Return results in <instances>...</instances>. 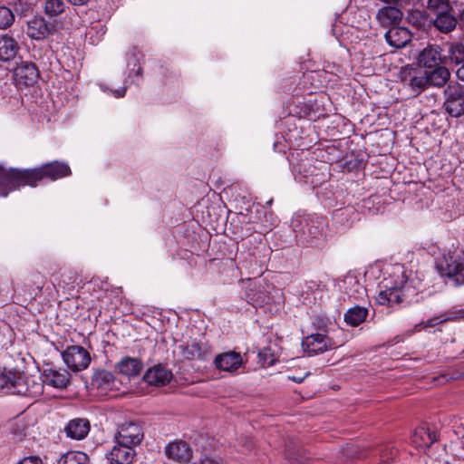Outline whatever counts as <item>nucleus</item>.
<instances>
[{
  "mask_svg": "<svg viewBox=\"0 0 464 464\" xmlns=\"http://www.w3.org/2000/svg\"><path fill=\"white\" fill-rule=\"evenodd\" d=\"M398 454V450L393 446H385L381 451V459L383 462L393 460Z\"/></svg>",
  "mask_w": 464,
  "mask_h": 464,
  "instance_id": "4c0bfd02",
  "label": "nucleus"
},
{
  "mask_svg": "<svg viewBox=\"0 0 464 464\" xmlns=\"http://www.w3.org/2000/svg\"><path fill=\"white\" fill-rule=\"evenodd\" d=\"M387 43L394 48L404 47L411 39V32L401 26H392L385 33Z\"/></svg>",
  "mask_w": 464,
  "mask_h": 464,
  "instance_id": "aec40b11",
  "label": "nucleus"
},
{
  "mask_svg": "<svg viewBox=\"0 0 464 464\" xmlns=\"http://www.w3.org/2000/svg\"><path fill=\"white\" fill-rule=\"evenodd\" d=\"M115 445L106 454L110 464H132L137 455L135 448L114 440Z\"/></svg>",
  "mask_w": 464,
  "mask_h": 464,
  "instance_id": "9d476101",
  "label": "nucleus"
},
{
  "mask_svg": "<svg viewBox=\"0 0 464 464\" xmlns=\"http://www.w3.org/2000/svg\"><path fill=\"white\" fill-rule=\"evenodd\" d=\"M213 363L219 371L232 372L242 365L243 360L239 353L228 351L216 355Z\"/></svg>",
  "mask_w": 464,
  "mask_h": 464,
  "instance_id": "4468645a",
  "label": "nucleus"
},
{
  "mask_svg": "<svg viewBox=\"0 0 464 464\" xmlns=\"http://www.w3.org/2000/svg\"><path fill=\"white\" fill-rule=\"evenodd\" d=\"M91 385L93 389L107 392L116 388V379L111 372L99 369L93 372Z\"/></svg>",
  "mask_w": 464,
  "mask_h": 464,
  "instance_id": "dca6fc26",
  "label": "nucleus"
},
{
  "mask_svg": "<svg viewBox=\"0 0 464 464\" xmlns=\"http://www.w3.org/2000/svg\"><path fill=\"white\" fill-rule=\"evenodd\" d=\"M50 32V24L43 17H35L27 22L26 34L33 40H43Z\"/></svg>",
  "mask_w": 464,
  "mask_h": 464,
  "instance_id": "412c9836",
  "label": "nucleus"
},
{
  "mask_svg": "<svg viewBox=\"0 0 464 464\" xmlns=\"http://www.w3.org/2000/svg\"><path fill=\"white\" fill-rule=\"evenodd\" d=\"M427 10L430 14H439L444 12L452 11V6L449 0H428Z\"/></svg>",
  "mask_w": 464,
  "mask_h": 464,
  "instance_id": "72a5a7b5",
  "label": "nucleus"
},
{
  "mask_svg": "<svg viewBox=\"0 0 464 464\" xmlns=\"http://www.w3.org/2000/svg\"><path fill=\"white\" fill-rule=\"evenodd\" d=\"M438 324L437 319H429L426 322H422V325L425 328L433 327Z\"/></svg>",
  "mask_w": 464,
  "mask_h": 464,
  "instance_id": "a18cd8bd",
  "label": "nucleus"
},
{
  "mask_svg": "<svg viewBox=\"0 0 464 464\" xmlns=\"http://www.w3.org/2000/svg\"><path fill=\"white\" fill-rule=\"evenodd\" d=\"M70 377L71 375L67 370L56 369L51 366L44 368L41 373L43 383L56 389L66 388L70 382Z\"/></svg>",
  "mask_w": 464,
  "mask_h": 464,
  "instance_id": "f8f14e48",
  "label": "nucleus"
},
{
  "mask_svg": "<svg viewBox=\"0 0 464 464\" xmlns=\"http://www.w3.org/2000/svg\"><path fill=\"white\" fill-rule=\"evenodd\" d=\"M14 22V14L13 11L5 5L0 6V29L5 30L9 28Z\"/></svg>",
  "mask_w": 464,
  "mask_h": 464,
  "instance_id": "f704fd0d",
  "label": "nucleus"
},
{
  "mask_svg": "<svg viewBox=\"0 0 464 464\" xmlns=\"http://www.w3.org/2000/svg\"><path fill=\"white\" fill-rule=\"evenodd\" d=\"M433 24L442 33L451 32L457 24V19L454 15V9L452 8V11L436 14Z\"/></svg>",
  "mask_w": 464,
  "mask_h": 464,
  "instance_id": "bb28decb",
  "label": "nucleus"
},
{
  "mask_svg": "<svg viewBox=\"0 0 464 464\" xmlns=\"http://www.w3.org/2000/svg\"><path fill=\"white\" fill-rule=\"evenodd\" d=\"M120 373L129 378L138 376L143 369L142 362L134 357L126 356L117 363Z\"/></svg>",
  "mask_w": 464,
  "mask_h": 464,
  "instance_id": "b1692460",
  "label": "nucleus"
},
{
  "mask_svg": "<svg viewBox=\"0 0 464 464\" xmlns=\"http://www.w3.org/2000/svg\"><path fill=\"white\" fill-rule=\"evenodd\" d=\"M421 324H422V323L419 324H416V327L421 326Z\"/></svg>",
  "mask_w": 464,
  "mask_h": 464,
  "instance_id": "6e6d98bb",
  "label": "nucleus"
},
{
  "mask_svg": "<svg viewBox=\"0 0 464 464\" xmlns=\"http://www.w3.org/2000/svg\"><path fill=\"white\" fill-rule=\"evenodd\" d=\"M144 439L142 427L136 422H125L121 424L114 440H118L121 443L128 444L133 448L139 446Z\"/></svg>",
  "mask_w": 464,
  "mask_h": 464,
  "instance_id": "0eeeda50",
  "label": "nucleus"
},
{
  "mask_svg": "<svg viewBox=\"0 0 464 464\" xmlns=\"http://www.w3.org/2000/svg\"><path fill=\"white\" fill-rule=\"evenodd\" d=\"M313 325L315 329H317L318 331H322L321 333H324V328L326 326V322L324 318L322 317H315L314 320H313Z\"/></svg>",
  "mask_w": 464,
  "mask_h": 464,
  "instance_id": "ea45409f",
  "label": "nucleus"
},
{
  "mask_svg": "<svg viewBox=\"0 0 464 464\" xmlns=\"http://www.w3.org/2000/svg\"><path fill=\"white\" fill-rule=\"evenodd\" d=\"M305 172L304 176L307 177L308 175H313V171L309 170H304Z\"/></svg>",
  "mask_w": 464,
  "mask_h": 464,
  "instance_id": "8fccbe9b",
  "label": "nucleus"
},
{
  "mask_svg": "<svg viewBox=\"0 0 464 464\" xmlns=\"http://www.w3.org/2000/svg\"><path fill=\"white\" fill-rule=\"evenodd\" d=\"M39 77V70L33 62L21 61L14 69V81L19 89L34 86Z\"/></svg>",
  "mask_w": 464,
  "mask_h": 464,
  "instance_id": "423d86ee",
  "label": "nucleus"
},
{
  "mask_svg": "<svg viewBox=\"0 0 464 464\" xmlns=\"http://www.w3.org/2000/svg\"><path fill=\"white\" fill-rule=\"evenodd\" d=\"M419 63L426 68H434L442 61L440 48L438 45H428L418 57Z\"/></svg>",
  "mask_w": 464,
  "mask_h": 464,
  "instance_id": "4be33fe9",
  "label": "nucleus"
},
{
  "mask_svg": "<svg viewBox=\"0 0 464 464\" xmlns=\"http://www.w3.org/2000/svg\"><path fill=\"white\" fill-rule=\"evenodd\" d=\"M461 378H464V372H454L449 377V379H450V380H459V379H461Z\"/></svg>",
  "mask_w": 464,
  "mask_h": 464,
  "instance_id": "de8ad7c7",
  "label": "nucleus"
},
{
  "mask_svg": "<svg viewBox=\"0 0 464 464\" xmlns=\"http://www.w3.org/2000/svg\"><path fill=\"white\" fill-rule=\"evenodd\" d=\"M444 108L452 117L464 115V87L458 82H450L444 90Z\"/></svg>",
  "mask_w": 464,
  "mask_h": 464,
  "instance_id": "20e7f679",
  "label": "nucleus"
},
{
  "mask_svg": "<svg viewBox=\"0 0 464 464\" xmlns=\"http://www.w3.org/2000/svg\"><path fill=\"white\" fill-rule=\"evenodd\" d=\"M199 464H220V463L212 458L205 457L204 459H202L200 460Z\"/></svg>",
  "mask_w": 464,
  "mask_h": 464,
  "instance_id": "c03bdc74",
  "label": "nucleus"
},
{
  "mask_svg": "<svg viewBox=\"0 0 464 464\" xmlns=\"http://www.w3.org/2000/svg\"><path fill=\"white\" fill-rule=\"evenodd\" d=\"M430 72H425L429 86L441 88L449 82L450 72L445 66H437L431 68Z\"/></svg>",
  "mask_w": 464,
  "mask_h": 464,
  "instance_id": "393cba45",
  "label": "nucleus"
},
{
  "mask_svg": "<svg viewBox=\"0 0 464 464\" xmlns=\"http://www.w3.org/2000/svg\"><path fill=\"white\" fill-rule=\"evenodd\" d=\"M311 166H312V165H311V163H310V162H304L303 164H301V165H300V167H299V171H300V172L302 171V168H303V167H304V168H306V167L311 168Z\"/></svg>",
  "mask_w": 464,
  "mask_h": 464,
  "instance_id": "09e8293b",
  "label": "nucleus"
},
{
  "mask_svg": "<svg viewBox=\"0 0 464 464\" xmlns=\"http://www.w3.org/2000/svg\"><path fill=\"white\" fill-rule=\"evenodd\" d=\"M334 345L333 341L324 333L311 334L302 342L304 351L309 356L323 353L332 349Z\"/></svg>",
  "mask_w": 464,
  "mask_h": 464,
  "instance_id": "1a4fd4ad",
  "label": "nucleus"
},
{
  "mask_svg": "<svg viewBox=\"0 0 464 464\" xmlns=\"http://www.w3.org/2000/svg\"><path fill=\"white\" fill-rule=\"evenodd\" d=\"M436 266L442 276L451 280L453 285H464V263L459 256L449 251L438 259Z\"/></svg>",
  "mask_w": 464,
  "mask_h": 464,
  "instance_id": "7ed1b4c3",
  "label": "nucleus"
},
{
  "mask_svg": "<svg viewBox=\"0 0 464 464\" xmlns=\"http://www.w3.org/2000/svg\"><path fill=\"white\" fill-rule=\"evenodd\" d=\"M411 441L416 448L428 449L437 441L436 431L426 423L419 426L411 436Z\"/></svg>",
  "mask_w": 464,
  "mask_h": 464,
  "instance_id": "a211bd4d",
  "label": "nucleus"
},
{
  "mask_svg": "<svg viewBox=\"0 0 464 464\" xmlns=\"http://www.w3.org/2000/svg\"><path fill=\"white\" fill-rule=\"evenodd\" d=\"M447 57L450 63L459 66L464 63V44L461 43H454L450 44L448 48Z\"/></svg>",
  "mask_w": 464,
  "mask_h": 464,
  "instance_id": "c756f323",
  "label": "nucleus"
},
{
  "mask_svg": "<svg viewBox=\"0 0 464 464\" xmlns=\"http://www.w3.org/2000/svg\"><path fill=\"white\" fill-rule=\"evenodd\" d=\"M181 355L187 360L208 361L213 353L212 346L202 341H193L179 346Z\"/></svg>",
  "mask_w": 464,
  "mask_h": 464,
  "instance_id": "6e6552de",
  "label": "nucleus"
},
{
  "mask_svg": "<svg viewBox=\"0 0 464 464\" xmlns=\"http://www.w3.org/2000/svg\"><path fill=\"white\" fill-rule=\"evenodd\" d=\"M64 363L73 372L86 369L91 363L90 353L80 345L68 346L63 353Z\"/></svg>",
  "mask_w": 464,
  "mask_h": 464,
  "instance_id": "39448f33",
  "label": "nucleus"
},
{
  "mask_svg": "<svg viewBox=\"0 0 464 464\" xmlns=\"http://www.w3.org/2000/svg\"><path fill=\"white\" fill-rule=\"evenodd\" d=\"M41 182L38 168L16 169L0 165V197H7L22 187H36Z\"/></svg>",
  "mask_w": 464,
  "mask_h": 464,
  "instance_id": "f257e3e1",
  "label": "nucleus"
},
{
  "mask_svg": "<svg viewBox=\"0 0 464 464\" xmlns=\"http://www.w3.org/2000/svg\"><path fill=\"white\" fill-rule=\"evenodd\" d=\"M459 67L456 71L457 77L464 82V63L459 65Z\"/></svg>",
  "mask_w": 464,
  "mask_h": 464,
  "instance_id": "37998d69",
  "label": "nucleus"
},
{
  "mask_svg": "<svg viewBox=\"0 0 464 464\" xmlns=\"http://www.w3.org/2000/svg\"><path fill=\"white\" fill-rule=\"evenodd\" d=\"M272 202H273V199H269L266 204L267 206H271L272 205Z\"/></svg>",
  "mask_w": 464,
  "mask_h": 464,
  "instance_id": "3c124183",
  "label": "nucleus"
},
{
  "mask_svg": "<svg viewBox=\"0 0 464 464\" xmlns=\"http://www.w3.org/2000/svg\"><path fill=\"white\" fill-rule=\"evenodd\" d=\"M36 388L38 389V391H35V392H39V391L41 390V388H42V387H41V385H40V384H37V385H36Z\"/></svg>",
  "mask_w": 464,
  "mask_h": 464,
  "instance_id": "603ef678",
  "label": "nucleus"
},
{
  "mask_svg": "<svg viewBox=\"0 0 464 464\" xmlns=\"http://www.w3.org/2000/svg\"><path fill=\"white\" fill-rule=\"evenodd\" d=\"M172 378V372L161 363L149 368L143 375V381L149 385L155 387H162L169 384Z\"/></svg>",
  "mask_w": 464,
  "mask_h": 464,
  "instance_id": "9b49d317",
  "label": "nucleus"
},
{
  "mask_svg": "<svg viewBox=\"0 0 464 464\" xmlns=\"http://www.w3.org/2000/svg\"><path fill=\"white\" fill-rule=\"evenodd\" d=\"M89 458L82 451H69L63 455L58 464H88Z\"/></svg>",
  "mask_w": 464,
  "mask_h": 464,
  "instance_id": "7c9ffc66",
  "label": "nucleus"
},
{
  "mask_svg": "<svg viewBox=\"0 0 464 464\" xmlns=\"http://www.w3.org/2000/svg\"><path fill=\"white\" fill-rule=\"evenodd\" d=\"M19 50V44L11 33L0 36V62H11L16 57Z\"/></svg>",
  "mask_w": 464,
  "mask_h": 464,
  "instance_id": "6ab92c4d",
  "label": "nucleus"
},
{
  "mask_svg": "<svg viewBox=\"0 0 464 464\" xmlns=\"http://www.w3.org/2000/svg\"><path fill=\"white\" fill-rule=\"evenodd\" d=\"M91 429L88 419L75 418L68 421L64 427L66 436L72 440H81L84 439Z\"/></svg>",
  "mask_w": 464,
  "mask_h": 464,
  "instance_id": "f3484780",
  "label": "nucleus"
},
{
  "mask_svg": "<svg viewBox=\"0 0 464 464\" xmlns=\"http://www.w3.org/2000/svg\"><path fill=\"white\" fill-rule=\"evenodd\" d=\"M17 464H43V462L38 456H29L24 457Z\"/></svg>",
  "mask_w": 464,
  "mask_h": 464,
  "instance_id": "a19ab883",
  "label": "nucleus"
},
{
  "mask_svg": "<svg viewBox=\"0 0 464 464\" xmlns=\"http://www.w3.org/2000/svg\"><path fill=\"white\" fill-rule=\"evenodd\" d=\"M41 173V181L44 179L56 180L71 174V169L67 163L53 161L38 167Z\"/></svg>",
  "mask_w": 464,
  "mask_h": 464,
  "instance_id": "2eb2a0df",
  "label": "nucleus"
},
{
  "mask_svg": "<svg viewBox=\"0 0 464 464\" xmlns=\"http://www.w3.org/2000/svg\"><path fill=\"white\" fill-rule=\"evenodd\" d=\"M90 0H68L72 5H86Z\"/></svg>",
  "mask_w": 464,
  "mask_h": 464,
  "instance_id": "49530a36",
  "label": "nucleus"
},
{
  "mask_svg": "<svg viewBox=\"0 0 464 464\" xmlns=\"http://www.w3.org/2000/svg\"><path fill=\"white\" fill-rule=\"evenodd\" d=\"M12 372H0V391L5 390L6 392H9Z\"/></svg>",
  "mask_w": 464,
  "mask_h": 464,
  "instance_id": "58836bf2",
  "label": "nucleus"
},
{
  "mask_svg": "<svg viewBox=\"0 0 464 464\" xmlns=\"http://www.w3.org/2000/svg\"><path fill=\"white\" fill-rule=\"evenodd\" d=\"M368 309L363 306L354 305L349 308L344 314V321L351 326H358L366 320Z\"/></svg>",
  "mask_w": 464,
  "mask_h": 464,
  "instance_id": "c85d7f7f",
  "label": "nucleus"
},
{
  "mask_svg": "<svg viewBox=\"0 0 464 464\" xmlns=\"http://www.w3.org/2000/svg\"><path fill=\"white\" fill-rule=\"evenodd\" d=\"M27 382L28 377L20 372H12L9 392L24 396L31 395L32 392L29 390Z\"/></svg>",
  "mask_w": 464,
  "mask_h": 464,
  "instance_id": "cd10ccee",
  "label": "nucleus"
},
{
  "mask_svg": "<svg viewBox=\"0 0 464 464\" xmlns=\"http://www.w3.org/2000/svg\"><path fill=\"white\" fill-rule=\"evenodd\" d=\"M421 324H422V323L419 324H416V327L421 326Z\"/></svg>",
  "mask_w": 464,
  "mask_h": 464,
  "instance_id": "5fc2aeb1",
  "label": "nucleus"
},
{
  "mask_svg": "<svg viewBox=\"0 0 464 464\" xmlns=\"http://www.w3.org/2000/svg\"><path fill=\"white\" fill-rule=\"evenodd\" d=\"M140 71H141V69H140V67H139V68H138V70H137V72H136V73H137V74H140Z\"/></svg>",
  "mask_w": 464,
  "mask_h": 464,
  "instance_id": "864d4df0",
  "label": "nucleus"
},
{
  "mask_svg": "<svg viewBox=\"0 0 464 464\" xmlns=\"http://www.w3.org/2000/svg\"><path fill=\"white\" fill-rule=\"evenodd\" d=\"M302 450V445L299 440L295 437L288 438L285 443V457L295 463L298 460V456Z\"/></svg>",
  "mask_w": 464,
  "mask_h": 464,
  "instance_id": "2f4dec72",
  "label": "nucleus"
},
{
  "mask_svg": "<svg viewBox=\"0 0 464 464\" xmlns=\"http://www.w3.org/2000/svg\"><path fill=\"white\" fill-rule=\"evenodd\" d=\"M66 5L63 0H45L44 13L50 17H55L63 14Z\"/></svg>",
  "mask_w": 464,
  "mask_h": 464,
  "instance_id": "473e14b6",
  "label": "nucleus"
},
{
  "mask_svg": "<svg viewBox=\"0 0 464 464\" xmlns=\"http://www.w3.org/2000/svg\"><path fill=\"white\" fill-rule=\"evenodd\" d=\"M409 85L416 93H420L428 86L426 74L411 76L409 80Z\"/></svg>",
  "mask_w": 464,
  "mask_h": 464,
  "instance_id": "e433bc0d",
  "label": "nucleus"
},
{
  "mask_svg": "<svg viewBox=\"0 0 464 464\" xmlns=\"http://www.w3.org/2000/svg\"><path fill=\"white\" fill-rule=\"evenodd\" d=\"M296 236L310 244L316 245V240L325 237L327 222L324 218H303L293 221Z\"/></svg>",
  "mask_w": 464,
  "mask_h": 464,
  "instance_id": "f03ea898",
  "label": "nucleus"
},
{
  "mask_svg": "<svg viewBox=\"0 0 464 464\" xmlns=\"http://www.w3.org/2000/svg\"><path fill=\"white\" fill-rule=\"evenodd\" d=\"M354 215L353 208H340L334 212V219L336 223H340L342 225H348L349 221Z\"/></svg>",
  "mask_w": 464,
  "mask_h": 464,
  "instance_id": "c9c22d12",
  "label": "nucleus"
},
{
  "mask_svg": "<svg viewBox=\"0 0 464 464\" xmlns=\"http://www.w3.org/2000/svg\"><path fill=\"white\" fill-rule=\"evenodd\" d=\"M165 454L169 459L186 464L192 458V450L188 442L174 440L165 447Z\"/></svg>",
  "mask_w": 464,
  "mask_h": 464,
  "instance_id": "ddd939ff",
  "label": "nucleus"
},
{
  "mask_svg": "<svg viewBox=\"0 0 464 464\" xmlns=\"http://www.w3.org/2000/svg\"><path fill=\"white\" fill-rule=\"evenodd\" d=\"M403 300L402 290L399 286L387 287L384 290H381L376 296V302L380 305L392 306L401 303Z\"/></svg>",
  "mask_w": 464,
  "mask_h": 464,
  "instance_id": "5701e85b",
  "label": "nucleus"
},
{
  "mask_svg": "<svg viewBox=\"0 0 464 464\" xmlns=\"http://www.w3.org/2000/svg\"><path fill=\"white\" fill-rule=\"evenodd\" d=\"M111 92L113 93L114 97H116V98L123 97L126 93V87H121V88L116 89L114 91H111Z\"/></svg>",
  "mask_w": 464,
  "mask_h": 464,
  "instance_id": "79ce46f5",
  "label": "nucleus"
},
{
  "mask_svg": "<svg viewBox=\"0 0 464 464\" xmlns=\"http://www.w3.org/2000/svg\"><path fill=\"white\" fill-rule=\"evenodd\" d=\"M376 17L382 26L387 27L398 24L402 18V12L395 6H385L378 11Z\"/></svg>",
  "mask_w": 464,
  "mask_h": 464,
  "instance_id": "a878e982",
  "label": "nucleus"
}]
</instances>
